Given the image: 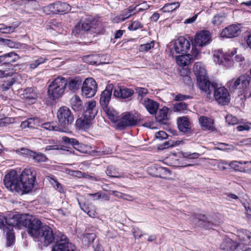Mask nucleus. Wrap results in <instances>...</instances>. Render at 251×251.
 Wrapping results in <instances>:
<instances>
[{
	"label": "nucleus",
	"instance_id": "nucleus-1",
	"mask_svg": "<svg viewBox=\"0 0 251 251\" xmlns=\"http://www.w3.org/2000/svg\"><path fill=\"white\" fill-rule=\"evenodd\" d=\"M194 74L197 77V84L200 89L207 94V97L210 99L213 89L216 83H211L207 76L206 70L200 62H196L193 67Z\"/></svg>",
	"mask_w": 251,
	"mask_h": 251
},
{
	"label": "nucleus",
	"instance_id": "nucleus-2",
	"mask_svg": "<svg viewBox=\"0 0 251 251\" xmlns=\"http://www.w3.org/2000/svg\"><path fill=\"white\" fill-rule=\"evenodd\" d=\"M114 87L112 84H109L106 87L105 90L101 94L100 103L103 111L109 118L113 122H116L118 121V113L115 110L109 107Z\"/></svg>",
	"mask_w": 251,
	"mask_h": 251
},
{
	"label": "nucleus",
	"instance_id": "nucleus-3",
	"mask_svg": "<svg viewBox=\"0 0 251 251\" xmlns=\"http://www.w3.org/2000/svg\"><path fill=\"white\" fill-rule=\"evenodd\" d=\"M40 232V235L38 238L46 246H48L53 242L63 241L67 238L65 235L59 231L53 233L51 228L47 225L43 226Z\"/></svg>",
	"mask_w": 251,
	"mask_h": 251
},
{
	"label": "nucleus",
	"instance_id": "nucleus-4",
	"mask_svg": "<svg viewBox=\"0 0 251 251\" xmlns=\"http://www.w3.org/2000/svg\"><path fill=\"white\" fill-rule=\"evenodd\" d=\"M99 24L94 19L88 17L81 20L75 25L73 29V33L75 36L82 34L83 31H89L91 34L98 33L99 32Z\"/></svg>",
	"mask_w": 251,
	"mask_h": 251
},
{
	"label": "nucleus",
	"instance_id": "nucleus-5",
	"mask_svg": "<svg viewBox=\"0 0 251 251\" xmlns=\"http://www.w3.org/2000/svg\"><path fill=\"white\" fill-rule=\"evenodd\" d=\"M67 84V80L62 77H56L49 85L48 95L52 100H56L61 97L64 93Z\"/></svg>",
	"mask_w": 251,
	"mask_h": 251
},
{
	"label": "nucleus",
	"instance_id": "nucleus-6",
	"mask_svg": "<svg viewBox=\"0 0 251 251\" xmlns=\"http://www.w3.org/2000/svg\"><path fill=\"white\" fill-rule=\"evenodd\" d=\"M36 172L33 169H25L22 172L20 178L22 194L30 192L33 188L36 180Z\"/></svg>",
	"mask_w": 251,
	"mask_h": 251
},
{
	"label": "nucleus",
	"instance_id": "nucleus-7",
	"mask_svg": "<svg viewBox=\"0 0 251 251\" xmlns=\"http://www.w3.org/2000/svg\"><path fill=\"white\" fill-rule=\"evenodd\" d=\"M211 36L208 30H201L197 33L195 37L194 46H193L191 53L192 56L196 58L200 53L197 48H202L210 44Z\"/></svg>",
	"mask_w": 251,
	"mask_h": 251
},
{
	"label": "nucleus",
	"instance_id": "nucleus-8",
	"mask_svg": "<svg viewBox=\"0 0 251 251\" xmlns=\"http://www.w3.org/2000/svg\"><path fill=\"white\" fill-rule=\"evenodd\" d=\"M3 182L5 186L12 192L21 193L22 194V184L19 176L17 172L11 170L4 177Z\"/></svg>",
	"mask_w": 251,
	"mask_h": 251
},
{
	"label": "nucleus",
	"instance_id": "nucleus-9",
	"mask_svg": "<svg viewBox=\"0 0 251 251\" xmlns=\"http://www.w3.org/2000/svg\"><path fill=\"white\" fill-rule=\"evenodd\" d=\"M59 126L64 129H68L74 121V116L71 110L67 106L60 107L57 112Z\"/></svg>",
	"mask_w": 251,
	"mask_h": 251
},
{
	"label": "nucleus",
	"instance_id": "nucleus-10",
	"mask_svg": "<svg viewBox=\"0 0 251 251\" xmlns=\"http://www.w3.org/2000/svg\"><path fill=\"white\" fill-rule=\"evenodd\" d=\"M251 77L247 74H244L239 76L236 80H232L228 82L227 85L231 91L240 90L244 91L245 98H249L251 93L248 95L245 93V90L249 86Z\"/></svg>",
	"mask_w": 251,
	"mask_h": 251
},
{
	"label": "nucleus",
	"instance_id": "nucleus-11",
	"mask_svg": "<svg viewBox=\"0 0 251 251\" xmlns=\"http://www.w3.org/2000/svg\"><path fill=\"white\" fill-rule=\"evenodd\" d=\"M23 223V226L27 228V232L30 236L35 238L39 237L41 228L43 226L40 220L26 215L25 222Z\"/></svg>",
	"mask_w": 251,
	"mask_h": 251
},
{
	"label": "nucleus",
	"instance_id": "nucleus-12",
	"mask_svg": "<svg viewBox=\"0 0 251 251\" xmlns=\"http://www.w3.org/2000/svg\"><path fill=\"white\" fill-rule=\"evenodd\" d=\"M214 97L219 104L221 105H227L230 100V96L227 89L225 87H217V84L215 86Z\"/></svg>",
	"mask_w": 251,
	"mask_h": 251
},
{
	"label": "nucleus",
	"instance_id": "nucleus-13",
	"mask_svg": "<svg viewBox=\"0 0 251 251\" xmlns=\"http://www.w3.org/2000/svg\"><path fill=\"white\" fill-rule=\"evenodd\" d=\"M97 89V83L94 79L92 77L87 78L83 83L82 94L86 98H92L95 95Z\"/></svg>",
	"mask_w": 251,
	"mask_h": 251
},
{
	"label": "nucleus",
	"instance_id": "nucleus-14",
	"mask_svg": "<svg viewBox=\"0 0 251 251\" xmlns=\"http://www.w3.org/2000/svg\"><path fill=\"white\" fill-rule=\"evenodd\" d=\"M25 215H21L19 214H10L5 217V223L10 226L13 227H17L21 228L24 226V223L26 218Z\"/></svg>",
	"mask_w": 251,
	"mask_h": 251
},
{
	"label": "nucleus",
	"instance_id": "nucleus-15",
	"mask_svg": "<svg viewBox=\"0 0 251 251\" xmlns=\"http://www.w3.org/2000/svg\"><path fill=\"white\" fill-rule=\"evenodd\" d=\"M191 44L189 40L184 37H180L175 41L174 48L177 53L185 54L190 49Z\"/></svg>",
	"mask_w": 251,
	"mask_h": 251
},
{
	"label": "nucleus",
	"instance_id": "nucleus-16",
	"mask_svg": "<svg viewBox=\"0 0 251 251\" xmlns=\"http://www.w3.org/2000/svg\"><path fill=\"white\" fill-rule=\"evenodd\" d=\"M138 121L135 117L129 113L123 114L120 120H118L117 126L122 129L127 126H132L137 124Z\"/></svg>",
	"mask_w": 251,
	"mask_h": 251
},
{
	"label": "nucleus",
	"instance_id": "nucleus-17",
	"mask_svg": "<svg viewBox=\"0 0 251 251\" xmlns=\"http://www.w3.org/2000/svg\"><path fill=\"white\" fill-rule=\"evenodd\" d=\"M98 109L96 108V102L90 101L86 103L83 109V115L85 119L92 120L97 114Z\"/></svg>",
	"mask_w": 251,
	"mask_h": 251
},
{
	"label": "nucleus",
	"instance_id": "nucleus-18",
	"mask_svg": "<svg viewBox=\"0 0 251 251\" xmlns=\"http://www.w3.org/2000/svg\"><path fill=\"white\" fill-rule=\"evenodd\" d=\"M19 59V57L18 54L14 52H10L0 56V64L2 66L11 67L15 66L13 63Z\"/></svg>",
	"mask_w": 251,
	"mask_h": 251
},
{
	"label": "nucleus",
	"instance_id": "nucleus-19",
	"mask_svg": "<svg viewBox=\"0 0 251 251\" xmlns=\"http://www.w3.org/2000/svg\"><path fill=\"white\" fill-rule=\"evenodd\" d=\"M74 246L69 242L67 238L63 241L56 242L51 249V251H75Z\"/></svg>",
	"mask_w": 251,
	"mask_h": 251
},
{
	"label": "nucleus",
	"instance_id": "nucleus-20",
	"mask_svg": "<svg viewBox=\"0 0 251 251\" xmlns=\"http://www.w3.org/2000/svg\"><path fill=\"white\" fill-rule=\"evenodd\" d=\"M197 218L199 220L200 223L199 226H201L206 229L212 228L217 224V221L213 220L210 216L200 215H197Z\"/></svg>",
	"mask_w": 251,
	"mask_h": 251
},
{
	"label": "nucleus",
	"instance_id": "nucleus-21",
	"mask_svg": "<svg viewBox=\"0 0 251 251\" xmlns=\"http://www.w3.org/2000/svg\"><path fill=\"white\" fill-rule=\"evenodd\" d=\"M148 171L151 175L161 178L165 177L166 176L171 174V172L168 169L155 165L149 167Z\"/></svg>",
	"mask_w": 251,
	"mask_h": 251
},
{
	"label": "nucleus",
	"instance_id": "nucleus-22",
	"mask_svg": "<svg viewBox=\"0 0 251 251\" xmlns=\"http://www.w3.org/2000/svg\"><path fill=\"white\" fill-rule=\"evenodd\" d=\"M134 94V91L125 87H118L114 90L113 95L115 97L123 99L131 97Z\"/></svg>",
	"mask_w": 251,
	"mask_h": 251
},
{
	"label": "nucleus",
	"instance_id": "nucleus-23",
	"mask_svg": "<svg viewBox=\"0 0 251 251\" xmlns=\"http://www.w3.org/2000/svg\"><path fill=\"white\" fill-rule=\"evenodd\" d=\"M240 25H231L224 29L221 33L223 37L233 38L236 37L240 31Z\"/></svg>",
	"mask_w": 251,
	"mask_h": 251
},
{
	"label": "nucleus",
	"instance_id": "nucleus-24",
	"mask_svg": "<svg viewBox=\"0 0 251 251\" xmlns=\"http://www.w3.org/2000/svg\"><path fill=\"white\" fill-rule=\"evenodd\" d=\"M177 126L180 132L184 134L191 133V124L188 118L185 117L179 118L177 119Z\"/></svg>",
	"mask_w": 251,
	"mask_h": 251
},
{
	"label": "nucleus",
	"instance_id": "nucleus-25",
	"mask_svg": "<svg viewBox=\"0 0 251 251\" xmlns=\"http://www.w3.org/2000/svg\"><path fill=\"white\" fill-rule=\"evenodd\" d=\"M141 105L146 108L151 115H153L157 114L159 106V103L150 98L147 99Z\"/></svg>",
	"mask_w": 251,
	"mask_h": 251
},
{
	"label": "nucleus",
	"instance_id": "nucleus-26",
	"mask_svg": "<svg viewBox=\"0 0 251 251\" xmlns=\"http://www.w3.org/2000/svg\"><path fill=\"white\" fill-rule=\"evenodd\" d=\"M53 7V14H65L71 10L69 4L66 2L56 1L52 3Z\"/></svg>",
	"mask_w": 251,
	"mask_h": 251
},
{
	"label": "nucleus",
	"instance_id": "nucleus-27",
	"mask_svg": "<svg viewBox=\"0 0 251 251\" xmlns=\"http://www.w3.org/2000/svg\"><path fill=\"white\" fill-rule=\"evenodd\" d=\"M237 247L236 242L229 238H225L221 244L220 248L223 251H234Z\"/></svg>",
	"mask_w": 251,
	"mask_h": 251
},
{
	"label": "nucleus",
	"instance_id": "nucleus-28",
	"mask_svg": "<svg viewBox=\"0 0 251 251\" xmlns=\"http://www.w3.org/2000/svg\"><path fill=\"white\" fill-rule=\"evenodd\" d=\"M191 56L193 57L192 54H182V55L176 57V62L180 66H186L191 62L192 58ZM194 57H195L194 56Z\"/></svg>",
	"mask_w": 251,
	"mask_h": 251
},
{
	"label": "nucleus",
	"instance_id": "nucleus-29",
	"mask_svg": "<svg viewBox=\"0 0 251 251\" xmlns=\"http://www.w3.org/2000/svg\"><path fill=\"white\" fill-rule=\"evenodd\" d=\"M77 201L81 209L86 212L89 216L92 218H95L96 216V208L94 205L81 203L78 200Z\"/></svg>",
	"mask_w": 251,
	"mask_h": 251
},
{
	"label": "nucleus",
	"instance_id": "nucleus-30",
	"mask_svg": "<svg viewBox=\"0 0 251 251\" xmlns=\"http://www.w3.org/2000/svg\"><path fill=\"white\" fill-rule=\"evenodd\" d=\"M199 123L204 130L214 129L213 120L206 116H201L199 118Z\"/></svg>",
	"mask_w": 251,
	"mask_h": 251
},
{
	"label": "nucleus",
	"instance_id": "nucleus-31",
	"mask_svg": "<svg viewBox=\"0 0 251 251\" xmlns=\"http://www.w3.org/2000/svg\"><path fill=\"white\" fill-rule=\"evenodd\" d=\"M247 161H232L229 163V166L235 170L239 171L244 173H250L251 171V168H247L240 166V165L247 164H248Z\"/></svg>",
	"mask_w": 251,
	"mask_h": 251
},
{
	"label": "nucleus",
	"instance_id": "nucleus-32",
	"mask_svg": "<svg viewBox=\"0 0 251 251\" xmlns=\"http://www.w3.org/2000/svg\"><path fill=\"white\" fill-rule=\"evenodd\" d=\"M169 109L166 107H163L160 109L156 116V121L162 124H165L168 119V112Z\"/></svg>",
	"mask_w": 251,
	"mask_h": 251
},
{
	"label": "nucleus",
	"instance_id": "nucleus-33",
	"mask_svg": "<svg viewBox=\"0 0 251 251\" xmlns=\"http://www.w3.org/2000/svg\"><path fill=\"white\" fill-rule=\"evenodd\" d=\"M70 104L72 108L75 111H81L83 108L82 102L80 98L76 96H74L70 100Z\"/></svg>",
	"mask_w": 251,
	"mask_h": 251
},
{
	"label": "nucleus",
	"instance_id": "nucleus-34",
	"mask_svg": "<svg viewBox=\"0 0 251 251\" xmlns=\"http://www.w3.org/2000/svg\"><path fill=\"white\" fill-rule=\"evenodd\" d=\"M136 93H137L138 96L137 100L139 102V103L141 104L149 98L147 97L146 96L148 94V90L145 88L137 87L135 89Z\"/></svg>",
	"mask_w": 251,
	"mask_h": 251
},
{
	"label": "nucleus",
	"instance_id": "nucleus-35",
	"mask_svg": "<svg viewBox=\"0 0 251 251\" xmlns=\"http://www.w3.org/2000/svg\"><path fill=\"white\" fill-rule=\"evenodd\" d=\"M23 96L26 100H31V102H32V101L35 100L37 98V93L35 91L34 89L31 87L25 89Z\"/></svg>",
	"mask_w": 251,
	"mask_h": 251
},
{
	"label": "nucleus",
	"instance_id": "nucleus-36",
	"mask_svg": "<svg viewBox=\"0 0 251 251\" xmlns=\"http://www.w3.org/2000/svg\"><path fill=\"white\" fill-rule=\"evenodd\" d=\"M90 120L83 118L77 119L75 122V126L77 128L81 130H86L90 127Z\"/></svg>",
	"mask_w": 251,
	"mask_h": 251
},
{
	"label": "nucleus",
	"instance_id": "nucleus-37",
	"mask_svg": "<svg viewBox=\"0 0 251 251\" xmlns=\"http://www.w3.org/2000/svg\"><path fill=\"white\" fill-rule=\"evenodd\" d=\"M81 84V80L79 77H76L70 78L67 81V84L70 90H77Z\"/></svg>",
	"mask_w": 251,
	"mask_h": 251
},
{
	"label": "nucleus",
	"instance_id": "nucleus-38",
	"mask_svg": "<svg viewBox=\"0 0 251 251\" xmlns=\"http://www.w3.org/2000/svg\"><path fill=\"white\" fill-rule=\"evenodd\" d=\"M6 232V246L10 247L15 242V236L12 228H7L5 231Z\"/></svg>",
	"mask_w": 251,
	"mask_h": 251
},
{
	"label": "nucleus",
	"instance_id": "nucleus-39",
	"mask_svg": "<svg viewBox=\"0 0 251 251\" xmlns=\"http://www.w3.org/2000/svg\"><path fill=\"white\" fill-rule=\"evenodd\" d=\"M179 5L178 2L166 3L160 9V11L163 13L170 12L179 7Z\"/></svg>",
	"mask_w": 251,
	"mask_h": 251
},
{
	"label": "nucleus",
	"instance_id": "nucleus-40",
	"mask_svg": "<svg viewBox=\"0 0 251 251\" xmlns=\"http://www.w3.org/2000/svg\"><path fill=\"white\" fill-rule=\"evenodd\" d=\"M16 78L12 77L7 81H4L0 85V90L5 92L10 89L13 84L16 82Z\"/></svg>",
	"mask_w": 251,
	"mask_h": 251
},
{
	"label": "nucleus",
	"instance_id": "nucleus-41",
	"mask_svg": "<svg viewBox=\"0 0 251 251\" xmlns=\"http://www.w3.org/2000/svg\"><path fill=\"white\" fill-rule=\"evenodd\" d=\"M106 174L111 177L120 178L121 177L120 173L118 172L116 167L113 165H109L107 167Z\"/></svg>",
	"mask_w": 251,
	"mask_h": 251
},
{
	"label": "nucleus",
	"instance_id": "nucleus-42",
	"mask_svg": "<svg viewBox=\"0 0 251 251\" xmlns=\"http://www.w3.org/2000/svg\"><path fill=\"white\" fill-rule=\"evenodd\" d=\"M96 238L95 233H86L82 235V242L85 246H88L93 242Z\"/></svg>",
	"mask_w": 251,
	"mask_h": 251
},
{
	"label": "nucleus",
	"instance_id": "nucleus-43",
	"mask_svg": "<svg viewBox=\"0 0 251 251\" xmlns=\"http://www.w3.org/2000/svg\"><path fill=\"white\" fill-rule=\"evenodd\" d=\"M238 236L242 241H251V232L246 229H241L238 232Z\"/></svg>",
	"mask_w": 251,
	"mask_h": 251
},
{
	"label": "nucleus",
	"instance_id": "nucleus-44",
	"mask_svg": "<svg viewBox=\"0 0 251 251\" xmlns=\"http://www.w3.org/2000/svg\"><path fill=\"white\" fill-rule=\"evenodd\" d=\"M48 59L41 56L38 57L36 59L33 60L29 64V68L31 70L37 68L39 65L45 63Z\"/></svg>",
	"mask_w": 251,
	"mask_h": 251
},
{
	"label": "nucleus",
	"instance_id": "nucleus-45",
	"mask_svg": "<svg viewBox=\"0 0 251 251\" xmlns=\"http://www.w3.org/2000/svg\"><path fill=\"white\" fill-rule=\"evenodd\" d=\"M136 9V7H134L132 5L129 6L128 8L123 10L121 13L125 18V20L129 18L131 15L135 14L136 13L134 12V11Z\"/></svg>",
	"mask_w": 251,
	"mask_h": 251
},
{
	"label": "nucleus",
	"instance_id": "nucleus-46",
	"mask_svg": "<svg viewBox=\"0 0 251 251\" xmlns=\"http://www.w3.org/2000/svg\"><path fill=\"white\" fill-rule=\"evenodd\" d=\"M187 104L184 102H180L174 104L173 110L175 112H183L187 109Z\"/></svg>",
	"mask_w": 251,
	"mask_h": 251
},
{
	"label": "nucleus",
	"instance_id": "nucleus-47",
	"mask_svg": "<svg viewBox=\"0 0 251 251\" xmlns=\"http://www.w3.org/2000/svg\"><path fill=\"white\" fill-rule=\"evenodd\" d=\"M34 161L37 163L45 162L47 160L46 156L41 153H37L35 152L31 153V156Z\"/></svg>",
	"mask_w": 251,
	"mask_h": 251
},
{
	"label": "nucleus",
	"instance_id": "nucleus-48",
	"mask_svg": "<svg viewBox=\"0 0 251 251\" xmlns=\"http://www.w3.org/2000/svg\"><path fill=\"white\" fill-rule=\"evenodd\" d=\"M18 26V25L16 26H6L4 25H2L1 27H0V31L4 34H9L10 33L13 32L16 28Z\"/></svg>",
	"mask_w": 251,
	"mask_h": 251
},
{
	"label": "nucleus",
	"instance_id": "nucleus-49",
	"mask_svg": "<svg viewBox=\"0 0 251 251\" xmlns=\"http://www.w3.org/2000/svg\"><path fill=\"white\" fill-rule=\"evenodd\" d=\"M181 142V141H169L165 142L163 143L160 147L161 149H164L166 148H168L169 147H172L174 146H176L179 144V143Z\"/></svg>",
	"mask_w": 251,
	"mask_h": 251
},
{
	"label": "nucleus",
	"instance_id": "nucleus-50",
	"mask_svg": "<svg viewBox=\"0 0 251 251\" xmlns=\"http://www.w3.org/2000/svg\"><path fill=\"white\" fill-rule=\"evenodd\" d=\"M154 41H151L150 43L142 44L139 46V50L140 51H147L153 48L154 47Z\"/></svg>",
	"mask_w": 251,
	"mask_h": 251
},
{
	"label": "nucleus",
	"instance_id": "nucleus-51",
	"mask_svg": "<svg viewBox=\"0 0 251 251\" xmlns=\"http://www.w3.org/2000/svg\"><path fill=\"white\" fill-rule=\"evenodd\" d=\"M21 126L22 128H34V124L33 118H29L21 123Z\"/></svg>",
	"mask_w": 251,
	"mask_h": 251
},
{
	"label": "nucleus",
	"instance_id": "nucleus-52",
	"mask_svg": "<svg viewBox=\"0 0 251 251\" xmlns=\"http://www.w3.org/2000/svg\"><path fill=\"white\" fill-rule=\"evenodd\" d=\"M226 122L230 125H234L238 124L239 120L235 117L231 115H228L226 117Z\"/></svg>",
	"mask_w": 251,
	"mask_h": 251
},
{
	"label": "nucleus",
	"instance_id": "nucleus-53",
	"mask_svg": "<svg viewBox=\"0 0 251 251\" xmlns=\"http://www.w3.org/2000/svg\"><path fill=\"white\" fill-rule=\"evenodd\" d=\"M50 181L56 190H57L60 193L63 192L64 189L62 185L56 179L54 178H50Z\"/></svg>",
	"mask_w": 251,
	"mask_h": 251
},
{
	"label": "nucleus",
	"instance_id": "nucleus-54",
	"mask_svg": "<svg viewBox=\"0 0 251 251\" xmlns=\"http://www.w3.org/2000/svg\"><path fill=\"white\" fill-rule=\"evenodd\" d=\"M41 127L47 130L52 131L56 130L57 127L54 126L53 123H45L42 124Z\"/></svg>",
	"mask_w": 251,
	"mask_h": 251
},
{
	"label": "nucleus",
	"instance_id": "nucleus-55",
	"mask_svg": "<svg viewBox=\"0 0 251 251\" xmlns=\"http://www.w3.org/2000/svg\"><path fill=\"white\" fill-rule=\"evenodd\" d=\"M62 141L67 145L74 146L75 144L77 143V140L74 138H71L67 136H63L62 137Z\"/></svg>",
	"mask_w": 251,
	"mask_h": 251
},
{
	"label": "nucleus",
	"instance_id": "nucleus-56",
	"mask_svg": "<svg viewBox=\"0 0 251 251\" xmlns=\"http://www.w3.org/2000/svg\"><path fill=\"white\" fill-rule=\"evenodd\" d=\"M224 20V17L222 15L218 14L215 15L212 19V22L215 25H220Z\"/></svg>",
	"mask_w": 251,
	"mask_h": 251
},
{
	"label": "nucleus",
	"instance_id": "nucleus-57",
	"mask_svg": "<svg viewBox=\"0 0 251 251\" xmlns=\"http://www.w3.org/2000/svg\"><path fill=\"white\" fill-rule=\"evenodd\" d=\"M142 27L143 25L139 21H136L131 23V24L128 26V29L129 30H135Z\"/></svg>",
	"mask_w": 251,
	"mask_h": 251
},
{
	"label": "nucleus",
	"instance_id": "nucleus-58",
	"mask_svg": "<svg viewBox=\"0 0 251 251\" xmlns=\"http://www.w3.org/2000/svg\"><path fill=\"white\" fill-rule=\"evenodd\" d=\"M135 7H136L135 10H136L137 12H139L147 10L150 7V6L147 4L146 1H145L142 3L136 5Z\"/></svg>",
	"mask_w": 251,
	"mask_h": 251
},
{
	"label": "nucleus",
	"instance_id": "nucleus-59",
	"mask_svg": "<svg viewBox=\"0 0 251 251\" xmlns=\"http://www.w3.org/2000/svg\"><path fill=\"white\" fill-rule=\"evenodd\" d=\"M110 193L113 195L115 197L118 198H122L123 199H127V198H125V196L129 197L130 198H131V196L123 194L121 192L117 191H109Z\"/></svg>",
	"mask_w": 251,
	"mask_h": 251
},
{
	"label": "nucleus",
	"instance_id": "nucleus-60",
	"mask_svg": "<svg viewBox=\"0 0 251 251\" xmlns=\"http://www.w3.org/2000/svg\"><path fill=\"white\" fill-rule=\"evenodd\" d=\"M182 155L184 158L188 159H196L198 158L200 155L198 153L194 152L189 153V152H182Z\"/></svg>",
	"mask_w": 251,
	"mask_h": 251
},
{
	"label": "nucleus",
	"instance_id": "nucleus-61",
	"mask_svg": "<svg viewBox=\"0 0 251 251\" xmlns=\"http://www.w3.org/2000/svg\"><path fill=\"white\" fill-rule=\"evenodd\" d=\"M43 12L46 15H50L53 14V7L52 4H50L48 6H44L42 8Z\"/></svg>",
	"mask_w": 251,
	"mask_h": 251
},
{
	"label": "nucleus",
	"instance_id": "nucleus-62",
	"mask_svg": "<svg viewBox=\"0 0 251 251\" xmlns=\"http://www.w3.org/2000/svg\"><path fill=\"white\" fill-rule=\"evenodd\" d=\"M2 45H6L11 48H17L18 44L11 40L4 39Z\"/></svg>",
	"mask_w": 251,
	"mask_h": 251
},
{
	"label": "nucleus",
	"instance_id": "nucleus-63",
	"mask_svg": "<svg viewBox=\"0 0 251 251\" xmlns=\"http://www.w3.org/2000/svg\"><path fill=\"white\" fill-rule=\"evenodd\" d=\"M73 148L80 152L84 153L85 151L84 146L77 141V143L75 144Z\"/></svg>",
	"mask_w": 251,
	"mask_h": 251
},
{
	"label": "nucleus",
	"instance_id": "nucleus-64",
	"mask_svg": "<svg viewBox=\"0 0 251 251\" xmlns=\"http://www.w3.org/2000/svg\"><path fill=\"white\" fill-rule=\"evenodd\" d=\"M111 21L114 23H119L122 22H123L125 20V18L123 16L122 13L119 15L116 16L114 17L111 18Z\"/></svg>",
	"mask_w": 251,
	"mask_h": 251
}]
</instances>
